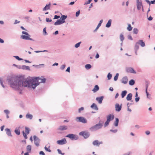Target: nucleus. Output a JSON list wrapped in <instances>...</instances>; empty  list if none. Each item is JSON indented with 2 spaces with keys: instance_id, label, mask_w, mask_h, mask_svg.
Segmentation results:
<instances>
[{
  "instance_id": "nucleus-1",
  "label": "nucleus",
  "mask_w": 155,
  "mask_h": 155,
  "mask_svg": "<svg viewBox=\"0 0 155 155\" xmlns=\"http://www.w3.org/2000/svg\"><path fill=\"white\" fill-rule=\"evenodd\" d=\"M7 81L10 87L15 90H18L20 87H28L29 82L28 79L25 78L23 77H19L15 76H9L7 77Z\"/></svg>"
},
{
  "instance_id": "nucleus-2",
  "label": "nucleus",
  "mask_w": 155,
  "mask_h": 155,
  "mask_svg": "<svg viewBox=\"0 0 155 155\" xmlns=\"http://www.w3.org/2000/svg\"><path fill=\"white\" fill-rule=\"evenodd\" d=\"M46 79L43 78H41L39 77H36L35 78V80L32 81L30 79H28V81L29 82V88H33L35 89L36 87L39 85L40 83H45V82Z\"/></svg>"
},
{
  "instance_id": "nucleus-3",
  "label": "nucleus",
  "mask_w": 155,
  "mask_h": 155,
  "mask_svg": "<svg viewBox=\"0 0 155 155\" xmlns=\"http://www.w3.org/2000/svg\"><path fill=\"white\" fill-rule=\"evenodd\" d=\"M66 137L72 140H77L79 139L78 135L73 134H67Z\"/></svg>"
},
{
  "instance_id": "nucleus-4",
  "label": "nucleus",
  "mask_w": 155,
  "mask_h": 155,
  "mask_svg": "<svg viewBox=\"0 0 155 155\" xmlns=\"http://www.w3.org/2000/svg\"><path fill=\"white\" fill-rule=\"evenodd\" d=\"M79 134L80 136H83L85 139L88 138L90 135V133L86 131H81L79 133Z\"/></svg>"
},
{
  "instance_id": "nucleus-5",
  "label": "nucleus",
  "mask_w": 155,
  "mask_h": 155,
  "mask_svg": "<svg viewBox=\"0 0 155 155\" xmlns=\"http://www.w3.org/2000/svg\"><path fill=\"white\" fill-rule=\"evenodd\" d=\"M101 125L100 124H97L91 127L89 130L91 131H96L102 128L101 127Z\"/></svg>"
},
{
  "instance_id": "nucleus-6",
  "label": "nucleus",
  "mask_w": 155,
  "mask_h": 155,
  "mask_svg": "<svg viewBox=\"0 0 155 155\" xmlns=\"http://www.w3.org/2000/svg\"><path fill=\"white\" fill-rule=\"evenodd\" d=\"M75 120L77 122H80L84 124L87 123L86 119L83 117H77L75 119Z\"/></svg>"
},
{
  "instance_id": "nucleus-7",
  "label": "nucleus",
  "mask_w": 155,
  "mask_h": 155,
  "mask_svg": "<svg viewBox=\"0 0 155 155\" xmlns=\"http://www.w3.org/2000/svg\"><path fill=\"white\" fill-rule=\"evenodd\" d=\"M33 138L35 144L37 146H39V143L40 141V140L36 136H33Z\"/></svg>"
},
{
  "instance_id": "nucleus-8",
  "label": "nucleus",
  "mask_w": 155,
  "mask_h": 155,
  "mask_svg": "<svg viewBox=\"0 0 155 155\" xmlns=\"http://www.w3.org/2000/svg\"><path fill=\"white\" fill-rule=\"evenodd\" d=\"M30 35L28 34V35H22L21 36V38L22 39L26 40H30L32 41H34V40L33 39L30 38Z\"/></svg>"
},
{
  "instance_id": "nucleus-9",
  "label": "nucleus",
  "mask_w": 155,
  "mask_h": 155,
  "mask_svg": "<svg viewBox=\"0 0 155 155\" xmlns=\"http://www.w3.org/2000/svg\"><path fill=\"white\" fill-rule=\"evenodd\" d=\"M67 141L65 138H63L57 141V143L59 145H63L67 143Z\"/></svg>"
},
{
  "instance_id": "nucleus-10",
  "label": "nucleus",
  "mask_w": 155,
  "mask_h": 155,
  "mask_svg": "<svg viewBox=\"0 0 155 155\" xmlns=\"http://www.w3.org/2000/svg\"><path fill=\"white\" fill-rule=\"evenodd\" d=\"M137 8L138 10L140 9L141 8L143 7L142 2L140 1L139 0H137Z\"/></svg>"
},
{
  "instance_id": "nucleus-11",
  "label": "nucleus",
  "mask_w": 155,
  "mask_h": 155,
  "mask_svg": "<svg viewBox=\"0 0 155 155\" xmlns=\"http://www.w3.org/2000/svg\"><path fill=\"white\" fill-rule=\"evenodd\" d=\"M126 71L128 73H133L134 74H136V71L134 70V69L130 67L126 68Z\"/></svg>"
},
{
  "instance_id": "nucleus-12",
  "label": "nucleus",
  "mask_w": 155,
  "mask_h": 155,
  "mask_svg": "<svg viewBox=\"0 0 155 155\" xmlns=\"http://www.w3.org/2000/svg\"><path fill=\"white\" fill-rule=\"evenodd\" d=\"M122 104L120 105L118 104H116L115 105L116 111L117 112L120 111L122 108Z\"/></svg>"
},
{
  "instance_id": "nucleus-13",
  "label": "nucleus",
  "mask_w": 155,
  "mask_h": 155,
  "mask_svg": "<svg viewBox=\"0 0 155 155\" xmlns=\"http://www.w3.org/2000/svg\"><path fill=\"white\" fill-rule=\"evenodd\" d=\"M103 143L102 141L99 142L98 140H96L93 141L92 142V144L94 146L97 147H99L100 144Z\"/></svg>"
},
{
  "instance_id": "nucleus-14",
  "label": "nucleus",
  "mask_w": 155,
  "mask_h": 155,
  "mask_svg": "<svg viewBox=\"0 0 155 155\" xmlns=\"http://www.w3.org/2000/svg\"><path fill=\"white\" fill-rule=\"evenodd\" d=\"M150 84V83L147 81H145V84H146V94L147 96V97H148V95H149V93L147 92V89L148 88V85Z\"/></svg>"
},
{
  "instance_id": "nucleus-15",
  "label": "nucleus",
  "mask_w": 155,
  "mask_h": 155,
  "mask_svg": "<svg viewBox=\"0 0 155 155\" xmlns=\"http://www.w3.org/2000/svg\"><path fill=\"white\" fill-rule=\"evenodd\" d=\"M114 118V116L112 114H110L108 115L107 117V120L109 121L113 120Z\"/></svg>"
},
{
  "instance_id": "nucleus-16",
  "label": "nucleus",
  "mask_w": 155,
  "mask_h": 155,
  "mask_svg": "<svg viewBox=\"0 0 155 155\" xmlns=\"http://www.w3.org/2000/svg\"><path fill=\"white\" fill-rule=\"evenodd\" d=\"M104 98V97L103 96H101L100 97H96V100L99 104H101L102 103Z\"/></svg>"
},
{
  "instance_id": "nucleus-17",
  "label": "nucleus",
  "mask_w": 155,
  "mask_h": 155,
  "mask_svg": "<svg viewBox=\"0 0 155 155\" xmlns=\"http://www.w3.org/2000/svg\"><path fill=\"white\" fill-rule=\"evenodd\" d=\"M128 81L127 78V76H125L121 80V82L124 84L127 83Z\"/></svg>"
},
{
  "instance_id": "nucleus-18",
  "label": "nucleus",
  "mask_w": 155,
  "mask_h": 155,
  "mask_svg": "<svg viewBox=\"0 0 155 155\" xmlns=\"http://www.w3.org/2000/svg\"><path fill=\"white\" fill-rule=\"evenodd\" d=\"M91 107L92 109L96 110H98V108L97 105L94 103L92 104L91 106Z\"/></svg>"
},
{
  "instance_id": "nucleus-19",
  "label": "nucleus",
  "mask_w": 155,
  "mask_h": 155,
  "mask_svg": "<svg viewBox=\"0 0 155 155\" xmlns=\"http://www.w3.org/2000/svg\"><path fill=\"white\" fill-rule=\"evenodd\" d=\"M68 129V127L67 126L63 125L60 126H59L58 130H60L62 131L66 130Z\"/></svg>"
},
{
  "instance_id": "nucleus-20",
  "label": "nucleus",
  "mask_w": 155,
  "mask_h": 155,
  "mask_svg": "<svg viewBox=\"0 0 155 155\" xmlns=\"http://www.w3.org/2000/svg\"><path fill=\"white\" fill-rule=\"evenodd\" d=\"M5 130L6 131V134L8 135V136H12V135L11 134V132L10 129L7 128L5 129Z\"/></svg>"
},
{
  "instance_id": "nucleus-21",
  "label": "nucleus",
  "mask_w": 155,
  "mask_h": 155,
  "mask_svg": "<svg viewBox=\"0 0 155 155\" xmlns=\"http://www.w3.org/2000/svg\"><path fill=\"white\" fill-rule=\"evenodd\" d=\"M51 3H49V4H47L43 8V11H45L50 9Z\"/></svg>"
},
{
  "instance_id": "nucleus-22",
  "label": "nucleus",
  "mask_w": 155,
  "mask_h": 155,
  "mask_svg": "<svg viewBox=\"0 0 155 155\" xmlns=\"http://www.w3.org/2000/svg\"><path fill=\"white\" fill-rule=\"evenodd\" d=\"M132 93H129L128 94L127 97H126V99L127 101H130L132 100Z\"/></svg>"
},
{
  "instance_id": "nucleus-23",
  "label": "nucleus",
  "mask_w": 155,
  "mask_h": 155,
  "mask_svg": "<svg viewBox=\"0 0 155 155\" xmlns=\"http://www.w3.org/2000/svg\"><path fill=\"white\" fill-rule=\"evenodd\" d=\"M67 17V15H62L61 17V21L63 22V23H64L65 22V19H66Z\"/></svg>"
},
{
  "instance_id": "nucleus-24",
  "label": "nucleus",
  "mask_w": 155,
  "mask_h": 155,
  "mask_svg": "<svg viewBox=\"0 0 155 155\" xmlns=\"http://www.w3.org/2000/svg\"><path fill=\"white\" fill-rule=\"evenodd\" d=\"M63 22L61 21V19H59L57 20V21L54 22V25H59L62 24Z\"/></svg>"
},
{
  "instance_id": "nucleus-25",
  "label": "nucleus",
  "mask_w": 155,
  "mask_h": 155,
  "mask_svg": "<svg viewBox=\"0 0 155 155\" xmlns=\"http://www.w3.org/2000/svg\"><path fill=\"white\" fill-rule=\"evenodd\" d=\"M103 22V20L102 19L101 20L99 23L98 24L96 28V29L94 31V32H95L97 30V29L100 27V26H101V24Z\"/></svg>"
},
{
  "instance_id": "nucleus-26",
  "label": "nucleus",
  "mask_w": 155,
  "mask_h": 155,
  "mask_svg": "<svg viewBox=\"0 0 155 155\" xmlns=\"http://www.w3.org/2000/svg\"><path fill=\"white\" fill-rule=\"evenodd\" d=\"M137 42L142 47H144L145 46V44L143 40H139Z\"/></svg>"
},
{
  "instance_id": "nucleus-27",
  "label": "nucleus",
  "mask_w": 155,
  "mask_h": 155,
  "mask_svg": "<svg viewBox=\"0 0 155 155\" xmlns=\"http://www.w3.org/2000/svg\"><path fill=\"white\" fill-rule=\"evenodd\" d=\"M112 21L111 19L109 20L105 25V27L107 28H110L111 26V25Z\"/></svg>"
},
{
  "instance_id": "nucleus-28",
  "label": "nucleus",
  "mask_w": 155,
  "mask_h": 155,
  "mask_svg": "<svg viewBox=\"0 0 155 155\" xmlns=\"http://www.w3.org/2000/svg\"><path fill=\"white\" fill-rule=\"evenodd\" d=\"M99 89V87L97 85H95L92 91L94 92L95 93L98 91Z\"/></svg>"
},
{
  "instance_id": "nucleus-29",
  "label": "nucleus",
  "mask_w": 155,
  "mask_h": 155,
  "mask_svg": "<svg viewBox=\"0 0 155 155\" xmlns=\"http://www.w3.org/2000/svg\"><path fill=\"white\" fill-rule=\"evenodd\" d=\"M33 66L38 68H44L45 66V64H40L39 65L34 64L33 65Z\"/></svg>"
},
{
  "instance_id": "nucleus-30",
  "label": "nucleus",
  "mask_w": 155,
  "mask_h": 155,
  "mask_svg": "<svg viewBox=\"0 0 155 155\" xmlns=\"http://www.w3.org/2000/svg\"><path fill=\"white\" fill-rule=\"evenodd\" d=\"M127 93V91L126 90H124L122 91L121 95L122 98H124Z\"/></svg>"
},
{
  "instance_id": "nucleus-31",
  "label": "nucleus",
  "mask_w": 155,
  "mask_h": 155,
  "mask_svg": "<svg viewBox=\"0 0 155 155\" xmlns=\"http://www.w3.org/2000/svg\"><path fill=\"white\" fill-rule=\"evenodd\" d=\"M119 122V120L118 118H115V120L114 122V125L115 127H117L118 125V123Z\"/></svg>"
},
{
  "instance_id": "nucleus-32",
  "label": "nucleus",
  "mask_w": 155,
  "mask_h": 155,
  "mask_svg": "<svg viewBox=\"0 0 155 155\" xmlns=\"http://www.w3.org/2000/svg\"><path fill=\"white\" fill-rule=\"evenodd\" d=\"M26 149L27 152L31 153V145H28L27 146Z\"/></svg>"
},
{
  "instance_id": "nucleus-33",
  "label": "nucleus",
  "mask_w": 155,
  "mask_h": 155,
  "mask_svg": "<svg viewBox=\"0 0 155 155\" xmlns=\"http://www.w3.org/2000/svg\"><path fill=\"white\" fill-rule=\"evenodd\" d=\"M22 69L23 70H26L30 71V67L28 66H26L25 65H23V67H22Z\"/></svg>"
},
{
  "instance_id": "nucleus-34",
  "label": "nucleus",
  "mask_w": 155,
  "mask_h": 155,
  "mask_svg": "<svg viewBox=\"0 0 155 155\" xmlns=\"http://www.w3.org/2000/svg\"><path fill=\"white\" fill-rule=\"evenodd\" d=\"M139 43L137 42L135 45L134 50H138L139 48Z\"/></svg>"
},
{
  "instance_id": "nucleus-35",
  "label": "nucleus",
  "mask_w": 155,
  "mask_h": 155,
  "mask_svg": "<svg viewBox=\"0 0 155 155\" xmlns=\"http://www.w3.org/2000/svg\"><path fill=\"white\" fill-rule=\"evenodd\" d=\"M92 67L91 65L89 64H87L85 65V68L87 69L88 70L91 68Z\"/></svg>"
},
{
  "instance_id": "nucleus-36",
  "label": "nucleus",
  "mask_w": 155,
  "mask_h": 155,
  "mask_svg": "<svg viewBox=\"0 0 155 155\" xmlns=\"http://www.w3.org/2000/svg\"><path fill=\"white\" fill-rule=\"evenodd\" d=\"M14 132L15 133L18 135H19L20 134V132L19 129H18L16 128L15 129Z\"/></svg>"
},
{
  "instance_id": "nucleus-37",
  "label": "nucleus",
  "mask_w": 155,
  "mask_h": 155,
  "mask_svg": "<svg viewBox=\"0 0 155 155\" xmlns=\"http://www.w3.org/2000/svg\"><path fill=\"white\" fill-rule=\"evenodd\" d=\"M135 82L134 80L131 79L129 81V84L131 86L135 84Z\"/></svg>"
},
{
  "instance_id": "nucleus-38",
  "label": "nucleus",
  "mask_w": 155,
  "mask_h": 155,
  "mask_svg": "<svg viewBox=\"0 0 155 155\" xmlns=\"http://www.w3.org/2000/svg\"><path fill=\"white\" fill-rule=\"evenodd\" d=\"M26 117L27 118H29L30 120L32 119L33 116L31 114H27L26 116Z\"/></svg>"
},
{
  "instance_id": "nucleus-39",
  "label": "nucleus",
  "mask_w": 155,
  "mask_h": 155,
  "mask_svg": "<svg viewBox=\"0 0 155 155\" xmlns=\"http://www.w3.org/2000/svg\"><path fill=\"white\" fill-rule=\"evenodd\" d=\"M133 31L134 34H137L139 31V30L137 28H134Z\"/></svg>"
},
{
  "instance_id": "nucleus-40",
  "label": "nucleus",
  "mask_w": 155,
  "mask_h": 155,
  "mask_svg": "<svg viewBox=\"0 0 155 155\" xmlns=\"http://www.w3.org/2000/svg\"><path fill=\"white\" fill-rule=\"evenodd\" d=\"M133 28L131 27L130 24H128V27L127 28V30L129 31L132 30Z\"/></svg>"
},
{
  "instance_id": "nucleus-41",
  "label": "nucleus",
  "mask_w": 155,
  "mask_h": 155,
  "mask_svg": "<svg viewBox=\"0 0 155 155\" xmlns=\"http://www.w3.org/2000/svg\"><path fill=\"white\" fill-rule=\"evenodd\" d=\"M50 146H49L48 147H47L46 146L44 148L45 150L47 152H51V150L49 149Z\"/></svg>"
},
{
  "instance_id": "nucleus-42",
  "label": "nucleus",
  "mask_w": 155,
  "mask_h": 155,
  "mask_svg": "<svg viewBox=\"0 0 155 155\" xmlns=\"http://www.w3.org/2000/svg\"><path fill=\"white\" fill-rule=\"evenodd\" d=\"M30 131V130L28 127H25V131L26 132V134H28L29 133Z\"/></svg>"
},
{
  "instance_id": "nucleus-43",
  "label": "nucleus",
  "mask_w": 155,
  "mask_h": 155,
  "mask_svg": "<svg viewBox=\"0 0 155 155\" xmlns=\"http://www.w3.org/2000/svg\"><path fill=\"white\" fill-rule=\"evenodd\" d=\"M119 74L118 73H117L114 78V80L115 81H117L118 78Z\"/></svg>"
},
{
  "instance_id": "nucleus-44",
  "label": "nucleus",
  "mask_w": 155,
  "mask_h": 155,
  "mask_svg": "<svg viewBox=\"0 0 155 155\" xmlns=\"http://www.w3.org/2000/svg\"><path fill=\"white\" fill-rule=\"evenodd\" d=\"M120 41L122 42H123L124 39V35H123V34H120Z\"/></svg>"
},
{
  "instance_id": "nucleus-45",
  "label": "nucleus",
  "mask_w": 155,
  "mask_h": 155,
  "mask_svg": "<svg viewBox=\"0 0 155 155\" xmlns=\"http://www.w3.org/2000/svg\"><path fill=\"white\" fill-rule=\"evenodd\" d=\"M13 57L15 58L18 61L23 60V59L21 58H20L18 56H14Z\"/></svg>"
},
{
  "instance_id": "nucleus-46",
  "label": "nucleus",
  "mask_w": 155,
  "mask_h": 155,
  "mask_svg": "<svg viewBox=\"0 0 155 155\" xmlns=\"http://www.w3.org/2000/svg\"><path fill=\"white\" fill-rule=\"evenodd\" d=\"M107 77L108 80H110L112 78V74L110 73H108Z\"/></svg>"
},
{
  "instance_id": "nucleus-47",
  "label": "nucleus",
  "mask_w": 155,
  "mask_h": 155,
  "mask_svg": "<svg viewBox=\"0 0 155 155\" xmlns=\"http://www.w3.org/2000/svg\"><path fill=\"white\" fill-rule=\"evenodd\" d=\"M43 34L44 35H48V33L46 32V27L44 28L43 29Z\"/></svg>"
},
{
  "instance_id": "nucleus-48",
  "label": "nucleus",
  "mask_w": 155,
  "mask_h": 155,
  "mask_svg": "<svg viewBox=\"0 0 155 155\" xmlns=\"http://www.w3.org/2000/svg\"><path fill=\"white\" fill-rule=\"evenodd\" d=\"M81 43V42L80 41L78 43H76V44H75L74 45L75 47L76 48L79 47L80 46V44Z\"/></svg>"
},
{
  "instance_id": "nucleus-49",
  "label": "nucleus",
  "mask_w": 155,
  "mask_h": 155,
  "mask_svg": "<svg viewBox=\"0 0 155 155\" xmlns=\"http://www.w3.org/2000/svg\"><path fill=\"white\" fill-rule=\"evenodd\" d=\"M0 83L2 87L3 88H5V86L3 84L2 79L1 78H0Z\"/></svg>"
},
{
  "instance_id": "nucleus-50",
  "label": "nucleus",
  "mask_w": 155,
  "mask_h": 155,
  "mask_svg": "<svg viewBox=\"0 0 155 155\" xmlns=\"http://www.w3.org/2000/svg\"><path fill=\"white\" fill-rule=\"evenodd\" d=\"M110 121L107 120L105 122L104 124V127H107V126L109 124Z\"/></svg>"
},
{
  "instance_id": "nucleus-51",
  "label": "nucleus",
  "mask_w": 155,
  "mask_h": 155,
  "mask_svg": "<svg viewBox=\"0 0 155 155\" xmlns=\"http://www.w3.org/2000/svg\"><path fill=\"white\" fill-rule=\"evenodd\" d=\"M22 133H23V136L25 138V139H27L28 138L27 137V135L28 134H26L25 133V132L24 131H22Z\"/></svg>"
},
{
  "instance_id": "nucleus-52",
  "label": "nucleus",
  "mask_w": 155,
  "mask_h": 155,
  "mask_svg": "<svg viewBox=\"0 0 155 155\" xmlns=\"http://www.w3.org/2000/svg\"><path fill=\"white\" fill-rule=\"evenodd\" d=\"M97 124H100L101 125V127H102L104 124V122L102 120H100L99 121V123Z\"/></svg>"
},
{
  "instance_id": "nucleus-53",
  "label": "nucleus",
  "mask_w": 155,
  "mask_h": 155,
  "mask_svg": "<svg viewBox=\"0 0 155 155\" xmlns=\"http://www.w3.org/2000/svg\"><path fill=\"white\" fill-rule=\"evenodd\" d=\"M52 21V20L51 18H46V21L47 22H51V21Z\"/></svg>"
},
{
  "instance_id": "nucleus-54",
  "label": "nucleus",
  "mask_w": 155,
  "mask_h": 155,
  "mask_svg": "<svg viewBox=\"0 0 155 155\" xmlns=\"http://www.w3.org/2000/svg\"><path fill=\"white\" fill-rule=\"evenodd\" d=\"M66 67V65L65 64H63L61 66L60 68V69L61 70H64Z\"/></svg>"
},
{
  "instance_id": "nucleus-55",
  "label": "nucleus",
  "mask_w": 155,
  "mask_h": 155,
  "mask_svg": "<svg viewBox=\"0 0 155 155\" xmlns=\"http://www.w3.org/2000/svg\"><path fill=\"white\" fill-rule=\"evenodd\" d=\"M80 14V10H79L78 11L76 12L75 16L76 17H78Z\"/></svg>"
},
{
  "instance_id": "nucleus-56",
  "label": "nucleus",
  "mask_w": 155,
  "mask_h": 155,
  "mask_svg": "<svg viewBox=\"0 0 155 155\" xmlns=\"http://www.w3.org/2000/svg\"><path fill=\"white\" fill-rule=\"evenodd\" d=\"M4 111L6 115L10 113L9 111L8 110H5Z\"/></svg>"
},
{
  "instance_id": "nucleus-57",
  "label": "nucleus",
  "mask_w": 155,
  "mask_h": 155,
  "mask_svg": "<svg viewBox=\"0 0 155 155\" xmlns=\"http://www.w3.org/2000/svg\"><path fill=\"white\" fill-rule=\"evenodd\" d=\"M110 132H113V133H117V129H115V130H112V129H110Z\"/></svg>"
},
{
  "instance_id": "nucleus-58",
  "label": "nucleus",
  "mask_w": 155,
  "mask_h": 155,
  "mask_svg": "<svg viewBox=\"0 0 155 155\" xmlns=\"http://www.w3.org/2000/svg\"><path fill=\"white\" fill-rule=\"evenodd\" d=\"M92 1V0H88L86 2L84 3V5H85L89 4Z\"/></svg>"
},
{
  "instance_id": "nucleus-59",
  "label": "nucleus",
  "mask_w": 155,
  "mask_h": 155,
  "mask_svg": "<svg viewBox=\"0 0 155 155\" xmlns=\"http://www.w3.org/2000/svg\"><path fill=\"white\" fill-rule=\"evenodd\" d=\"M84 107H81V108H79L78 109V112L79 113H80L81 112V110H84Z\"/></svg>"
},
{
  "instance_id": "nucleus-60",
  "label": "nucleus",
  "mask_w": 155,
  "mask_h": 155,
  "mask_svg": "<svg viewBox=\"0 0 155 155\" xmlns=\"http://www.w3.org/2000/svg\"><path fill=\"white\" fill-rule=\"evenodd\" d=\"M60 17V16H59V15H55L54 16V19H58Z\"/></svg>"
},
{
  "instance_id": "nucleus-61",
  "label": "nucleus",
  "mask_w": 155,
  "mask_h": 155,
  "mask_svg": "<svg viewBox=\"0 0 155 155\" xmlns=\"http://www.w3.org/2000/svg\"><path fill=\"white\" fill-rule=\"evenodd\" d=\"M39 154L40 155H45V153L42 151H40L39 152Z\"/></svg>"
},
{
  "instance_id": "nucleus-62",
  "label": "nucleus",
  "mask_w": 155,
  "mask_h": 155,
  "mask_svg": "<svg viewBox=\"0 0 155 155\" xmlns=\"http://www.w3.org/2000/svg\"><path fill=\"white\" fill-rule=\"evenodd\" d=\"M140 99V98L139 97L135 98V101L136 102H138L139 101Z\"/></svg>"
},
{
  "instance_id": "nucleus-63",
  "label": "nucleus",
  "mask_w": 155,
  "mask_h": 155,
  "mask_svg": "<svg viewBox=\"0 0 155 155\" xmlns=\"http://www.w3.org/2000/svg\"><path fill=\"white\" fill-rule=\"evenodd\" d=\"M22 34L25 35H28L29 34L27 32L25 31H22Z\"/></svg>"
},
{
  "instance_id": "nucleus-64",
  "label": "nucleus",
  "mask_w": 155,
  "mask_h": 155,
  "mask_svg": "<svg viewBox=\"0 0 155 155\" xmlns=\"http://www.w3.org/2000/svg\"><path fill=\"white\" fill-rule=\"evenodd\" d=\"M128 38L130 40H133V38H132V37H131V36L130 35H128Z\"/></svg>"
}]
</instances>
